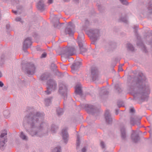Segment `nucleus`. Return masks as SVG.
<instances>
[{
  "mask_svg": "<svg viewBox=\"0 0 152 152\" xmlns=\"http://www.w3.org/2000/svg\"><path fill=\"white\" fill-rule=\"evenodd\" d=\"M31 42V39L30 38H27L25 40L24 43V46H27Z\"/></svg>",
  "mask_w": 152,
  "mask_h": 152,
  "instance_id": "obj_8",
  "label": "nucleus"
},
{
  "mask_svg": "<svg viewBox=\"0 0 152 152\" xmlns=\"http://www.w3.org/2000/svg\"><path fill=\"white\" fill-rule=\"evenodd\" d=\"M128 47H129V48L131 50H133V47L130 44H129L128 45Z\"/></svg>",
  "mask_w": 152,
  "mask_h": 152,
  "instance_id": "obj_21",
  "label": "nucleus"
},
{
  "mask_svg": "<svg viewBox=\"0 0 152 152\" xmlns=\"http://www.w3.org/2000/svg\"><path fill=\"white\" fill-rule=\"evenodd\" d=\"M78 44L79 45L80 48V49H81V48L83 47V44L80 42H78Z\"/></svg>",
  "mask_w": 152,
  "mask_h": 152,
  "instance_id": "obj_25",
  "label": "nucleus"
},
{
  "mask_svg": "<svg viewBox=\"0 0 152 152\" xmlns=\"http://www.w3.org/2000/svg\"><path fill=\"white\" fill-rule=\"evenodd\" d=\"M118 70L119 71H122L123 70L122 69L121 67H119Z\"/></svg>",
  "mask_w": 152,
  "mask_h": 152,
  "instance_id": "obj_32",
  "label": "nucleus"
},
{
  "mask_svg": "<svg viewBox=\"0 0 152 152\" xmlns=\"http://www.w3.org/2000/svg\"><path fill=\"white\" fill-rule=\"evenodd\" d=\"M21 20V19L19 18H17L15 19V20L16 21H19Z\"/></svg>",
  "mask_w": 152,
  "mask_h": 152,
  "instance_id": "obj_30",
  "label": "nucleus"
},
{
  "mask_svg": "<svg viewBox=\"0 0 152 152\" xmlns=\"http://www.w3.org/2000/svg\"><path fill=\"white\" fill-rule=\"evenodd\" d=\"M120 0L123 4H125L126 0Z\"/></svg>",
  "mask_w": 152,
  "mask_h": 152,
  "instance_id": "obj_26",
  "label": "nucleus"
},
{
  "mask_svg": "<svg viewBox=\"0 0 152 152\" xmlns=\"http://www.w3.org/2000/svg\"><path fill=\"white\" fill-rule=\"evenodd\" d=\"M65 31L66 34H71L73 33V31L69 28H66Z\"/></svg>",
  "mask_w": 152,
  "mask_h": 152,
  "instance_id": "obj_9",
  "label": "nucleus"
},
{
  "mask_svg": "<svg viewBox=\"0 0 152 152\" xmlns=\"http://www.w3.org/2000/svg\"><path fill=\"white\" fill-rule=\"evenodd\" d=\"M48 100H50V99H47V100H46L45 101H46V102H48Z\"/></svg>",
  "mask_w": 152,
  "mask_h": 152,
  "instance_id": "obj_34",
  "label": "nucleus"
},
{
  "mask_svg": "<svg viewBox=\"0 0 152 152\" xmlns=\"http://www.w3.org/2000/svg\"><path fill=\"white\" fill-rule=\"evenodd\" d=\"M135 119L133 118H131L130 119V123L132 124H134L135 123Z\"/></svg>",
  "mask_w": 152,
  "mask_h": 152,
  "instance_id": "obj_14",
  "label": "nucleus"
},
{
  "mask_svg": "<svg viewBox=\"0 0 152 152\" xmlns=\"http://www.w3.org/2000/svg\"><path fill=\"white\" fill-rule=\"evenodd\" d=\"M70 52L72 51V53H70L69 52V54H70L71 56L72 55L74 54V53L75 51V50L73 48H71L70 49Z\"/></svg>",
  "mask_w": 152,
  "mask_h": 152,
  "instance_id": "obj_13",
  "label": "nucleus"
},
{
  "mask_svg": "<svg viewBox=\"0 0 152 152\" xmlns=\"http://www.w3.org/2000/svg\"><path fill=\"white\" fill-rule=\"evenodd\" d=\"M61 68L63 69L66 70V69L67 67L66 65H61Z\"/></svg>",
  "mask_w": 152,
  "mask_h": 152,
  "instance_id": "obj_16",
  "label": "nucleus"
},
{
  "mask_svg": "<svg viewBox=\"0 0 152 152\" xmlns=\"http://www.w3.org/2000/svg\"><path fill=\"white\" fill-rule=\"evenodd\" d=\"M86 148H83L82 149V152H86Z\"/></svg>",
  "mask_w": 152,
  "mask_h": 152,
  "instance_id": "obj_29",
  "label": "nucleus"
},
{
  "mask_svg": "<svg viewBox=\"0 0 152 152\" xmlns=\"http://www.w3.org/2000/svg\"><path fill=\"white\" fill-rule=\"evenodd\" d=\"M46 53H44L42 54L41 57V58H45V57H46Z\"/></svg>",
  "mask_w": 152,
  "mask_h": 152,
  "instance_id": "obj_22",
  "label": "nucleus"
},
{
  "mask_svg": "<svg viewBox=\"0 0 152 152\" xmlns=\"http://www.w3.org/2000/svg\"><path fill=\"white\" fill-rule=\"evenodd\" d=\"M46 75H42L41 77V79L42 80H45L46 79Z\"/></svg>",
  "mask_w": 152,
  "mask_h": 152,
  "instance_id": "obj_17",
  "label": "nucleus"
},
{
  "mask_svg": "<svg viewBox=\"0 0 152 152\" xmlns=\"http://www.w3.org/2000/svg\"><path fill=\"white\" fill-rule=\"evenodd\" d=\"M77 146H79V138H77Z\"/></svg>",
  "mask_w": 152,
  "mask_h": 152,
  "instance_id": "obj_27",
  "label": "nucleus"
},
{
  "mask_svg": "<svg viewBox=\"0 0 152 152\" xmlns=\"http://www.w3.org/2000/svg\"><path fill=\"white\" fill-rule=\"evenodd\" d=\"M123 130L124 132L123 133L122 132L121 136L123 138H124L125 137V133H124V130L123 129Z\"/></svg>",
  "mask_w": 152,
  "mask_h": 152,
  "instance_id": "obj_19",
  "label": "nucleus"
},
{
  "mask_svg": "<svg viewBox=\"0 0 152 152\" xmlns=\"http://www.w3.org/2000/svg\"><path fill=\"white\" fill-rule=\"evenodd\" d=\"M100 144L102 148H104V142H101Z\"/></svg>",
  "mask_w": 152,
  "mask_h": 152,
  "instance_id": "obj_24",
  "label": "nucleus"
},
{
  "mask_svg": "<svg viewBox=\"0 0 152 152\" xmlns=\"http://www.w3.org/2000/svg\"><path fill=\"white\" fill-rule=\"evenodd\" d=\"M123 130V129H122V130H121V132H122V130Z\"/></svg>",
  "mask_w": 152,
  "mask_h": 152,
  "instance_id": "obj_38",
  "label": "nucleus"
},
{
  "mask_svg": "<svg viewBox=\"0 0 152 152\" xmlns=\"http://www.w3.org/2000/svg\"><path fill=\"white\" fill-rule=\"evenodd\" d=\"M75 88V92L77 94H81V87L80 84L77 85Z\"/></svg>",
  "mask_w": 152,
  "mask_h": 152,
  "instance_id": "obj_5",
  "label": "nucleus"
},
{
  "mask_svg": "<svg viewBox=\"0 0 152 152\" xmlns=\"http://www.w3.org/2000/svg\"><path fill=\"white\" fill-rule=\"evenodd\" d=\"M58 111H59L60 113H59L58 112V115H61L62 113V110L61 109H58Z\"/></svg>",
  "mask_w": 152,
  "mask_h": 152,
  "instance_id": "obj_18",
  "label": "nucleus"
},
{
  "mask_svg": "<svg viewBox=\"0 0 152 152\" xmlns=\"http://www.w3.org/2000/svg\"><path fill=\"white\" fill-rule=\"evenodd\" d=\"M31 71H30L29 73H30L31 74H33V73H34L35 70V67L34 65H33L31 67Z\"/></svg>",
  "mask_w": 152,
  "mask_h": 152,
  "instance_id": "obj_12",
  "label": "nucleus"
},
{
  "mask_svg": "<svg viewBox=\"0 0 152 152\" xmlns=\"http://www.w3.org/2000/svg\"><path fill=\"white\" fill-rule=\"evenodd\" d=\"M60 148L58 147L57 148H55L52 151V152H60Z\"/></svg>",
  "mask_w": 152,
  "mask_h": 152,
  "instance_id": "obj_11",
  "label": "nucleus"
},
{
  "mask_svg": "<svg viewBox=\"0 0 152 152\" xmlns=\"http://www.w3.org/2000/svg\"><path fill=\"white\" fill-rule=\"evenodd\" d=\"M143 89L144 91L143 94L145 96H147V94L150 93V90L148 87L144 88Z\"/></svg>",
  "mask_w": 152,
  "mask_h": 152,
  "instance_id": "obj_7",
  "label": "nucleus"
},
{
  "mask_svg": "<svg viewBox=\"0 0 152 152\" xmlns=\"http://www.w3.org/2000/svg\"><path fill=\"white\" fill-rule=\"evenodd\" d=\"M28 74H29V72H28Z\"/></svg>",
  "mask_w": 152,
  "mask_h": 152,
  "instance_id": "obj_35",
  "label": "nucleus"
},
{
  "mask_svg": "<svg viewBox=\"0 0 152 152\" xmlns=\"http://www.w3.org/2000/svg\"><path fill=\"white\" fill-rule=\"evenodd\" d=\"M130 111L131 113H133L134 111V107H131L130 110Z\"/></svg>",
  "mask_w": 152,
  "mask_h": 152,
  "instance_id": "obj_20",
  "label": "nucleus"
},
{
  "mask_svg": "<svg viewBox=\"0 0 152 152\" xmlns=\"http://www.w3.org/2000/svg\"><path fill=\"white\" fill-rule=\"evenodd\" d=\"M48 83L47 90L45 92L48 94L50 93V90L52 91L55 89L56 85L55 82L52 80H49Z\"/></svg>",
  "mask_w": 152,
  "mask_h": 152,
  "instance_id": "obj_2",
  "label": "nucleus"
},
{
  "mask_svg": "<svg viewBox=\"0 0 152 152\" xmlns=\"http://www.w3.org/2000/svg\"><path fill=\"white\" fill-rule=\"evenodd\" d=\"M13 12H14L15 14H16L17 13V12L16 11H13Z\"/></svg>",
  "mask_w": 152,
  "mask_h": 152,
  "instance_id": "obj_33",
  "label": "nucleus"
},
{
  "mask_svg": "<svg viewBox=\"0 0 152 152\" xmlns=\"http://www.w3.org/2000/svg\"><path fill=\"white\" fill-rule=\"evenodd\" d=\"M37 8L38 10L41 11H42L44 9V4L42 1H39L37 4Z\"/></svg>",
  "mask_w": 152,
  "mask_h": 152,
  "instance_id": "obj_4",
  "label": "nucleus"
},
{
  "mask_svg": "<svg viewBox=\"0 0 152 152\" xmlns=\"http://www.w3.org/2000/svg\"><path fill=\"white\" fill-rule=\"evenodd\" d=\"M139 138L138 137H136V140H134V142H137V141H138V140H139Z\"/></svg>",
  "mask_w": 152,
  "mask_h": 152,
  "instance_id": "obj_23",
  "label": "nucleus"
},
{
  "mask_svg": "<svg viewBox=\"0 0 152 152\" xmlns=\"http://www.w3.org/2000/svg\"><path fill=\"white\" fill-rule=\"evenodd\" d=\"M7 134V131L4 130L1 133L0 136V145L1 149H3L4 147L6 145V143L7 142L6 136Z\"/></svg>",
  "mask_w": 152,
  "mask_h": 152,
  "instance_id": "obj_1",
  "label": "nucleus"
},
{
  "mask_svg": "<svg viewBox=\"0 0 152 152\" xmlns=\"http://www.w3.org/2000/svg\"><path fill=\"white\" fill-rule=\"evenodd\" d=\"M3 86V83L1 81H0V87H2Z\"/></svg>",
  "mask_w": 152,
  "mask_h": 152,
  "instance_id": "obj_28",
  "label": "nucleus"
},
{
  "mask_svg": "<svg viewBox=\"0 0 152 152\" xmlns=\"http://www.w3.org/2000/svg\"><path fill=\"white\" fill-rule=\"evenodd\" d=\"M82 35H83V34H82Z\"/></svg>",
  "mask_w": 152,
  "mask_h": 152,
  "instance_id": "obj_36",
  "label": "nucleus"
},
{
  "mask_svg": "<svg viewBox=\"0 0 152 152\" xmlns=\"http://www.w3.org/2000/svg\"><path fill=\"white\" fill-rule=\"evenodd\" d=\"M72 69L73 70H75L77 69L76 64H74L72 65Z\"/></svg>",
  "mask_w": 152,
  "mask_h": 152,
  "instance_id": "obj_15",
  "label": "nucleus"
},
{
  "mask_svg": "<svg viewBox=\"0 0 152 152\" xmlns=\"http://www.w3.org/2000/svg\"><path fill=\"white\" fill-rule=\"evenodd\" d=\"M20 137L22 139L25 140L27 139L26 136L23 134V132H21L20 134Z\"/></svg>",
  "mask_w": 152,
  "mask_h": 152,
  "instance_id": "obj_10",
  "label": "nucleus"
},
{
  "mask_svg": "<svg viewBox=\"0 0 152 152\" xmlns=\"http://www.w3.org/2000/svg\"><path fill=\"white\" fill-rule=\"evenodd\" d=\"M62 133L63 138L65 140V142H66L68 137V134L66 131V129H63L62 130Z\"/></svg>",
  "mask_w": 152,
  "mask_h": 152,
  "instance_id": "obj_3",
  "label": "nucleus"
},
{
  "mask_svg": "<svg viewBox=\"0 0 152 152\" xmlns=\"http://www.w3.org/2000/svg\"><path fill=\"white\" fill-rule=\"evenodd\" d=\"M105 115L107 121L109 123V122L110 121H111V119L110 118L109 113L108 111H107L106 112L105 114Z\"/></svg>",
  "mask_w": 152,
  "mask_h": 152,
  "instance_id": "obj_6",
  "label": "nucleus"
},
{
  "mask_svg": "<svg viewBox=\"0 0 152 152\" xmlns=\"http://www.w3.org/2000/svg\"><path fill=\"white\" fill-rule=\"evenodd\" d=\"M84 50H85V51H86V49H84Z\"/></svg>",
  "mask_w": 152,
  "mask_h": 152,
  "instance_id": "obj_39",
  "label": "nucleus"
},
{
  "mask_svg": "<svg viewBox=\"0 0 152 152\" xmlns=\"http://www.w3.org/2000/svg\"><path fill=\"white\" fill-rule=\"evenodd\" d=\"M53 0H48V2L49 4H51L52 3Z\"/></svg>",
  "mask_w": 152,
  "mask_h": 152,
  "instance_id": "obj_31",
  "label": "nucleus"
},
{
  "mask_svg": "<svg viewBox=\"0 0 152 152\" xmlns=\"http://www.w3.org/2000/svg\"><path fill=\"white\" fill-rule=\"evenodd\" d=\"M71 23V22H69V23Z\"/></svg>",
  "mask_w": 152,
  "mask_h": 152,
  "instance_id": "obj_37",
  "label": "nucleus"
}]
</instances>
